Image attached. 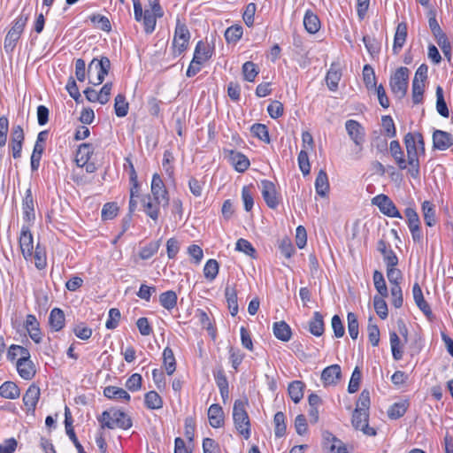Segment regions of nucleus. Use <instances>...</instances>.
Wrapping results in <instances>:
<instances>
[{"label":"nucleus","mask_w":453,"mask_h":453,"mask_svg":"<svg viewBox=\"0 0 453 453\" xmlns=\"http://www.w3.org/2000/svg\"><path fill=\"white\" fill-rule=\"evenodd\" d=\"M404 144L407 151L408 173L413 179H418L419 177L418 150H424V142L421 134H406Z\"/></svg>","instance_id":"obj_1"},{"label":"nucleus","mask_w":453,"mask_h":453,"mask_svg":"<svg viewBox=\"0 0 453 453\" xmlns=\"http://www.w3.org/2000/svg\"><path fill=\"white\" fill-rule=\"evenodd\" d=\"M102 428L109 429H129L132 426L130 417L124 411L118 409L104 411L98 418Z\"/></svg>","instance_id":"obj_2"},{"label":"nucleus","mask_w":453,"mask_h":453,"mask_svg":"<svg viewBox=\"0 0 453 453\" xmlns=\"http://www.w3.org/2000/svg\"><path fill=\"white\" fill-rule=\"evenodd\" d=\"M247 400H235L233 407V419L236 430L245 439L250 436V418L246 411Z\"/></svg>","instance_id":"obj_3"},{"label":"nucleus","mask_w":453,"mask_h":453,"mask_svg":"<svg viewBox=\"0 0 453 453\" xmlns=\"http://www.w3.org/2000/svg\"><path fill=\"white\" fill-rule=\"evenodd\" d=\"M110 68L111 62L108 58H93L88 67L89 83L94 86L100 85L108 74Z\"/></svg>","instance_id":"obj_4"},{"label":"nucleus","mask_w":453,"mask_h":453,"mask_svg":"<svg viewBox=\"0 0 453 453\" xmlns=\"http://www.w3.org/2000/svg\"><path fill=\"white\" fill-rule=\"evenodd\" d=\"M134 15L138 22H142L146 34L154 32L157 25V19L163 16H157L153 9L142 11V4L139 0H133Z\"/></svg>","instance_id":"obj_5"},{"label":"nucleus","mask_w":453,"mask_h":453,"mask_svg":"<svg viewBox=\"0 0 453 453\" xmlns=\"http://www.w3.org/2000/svg\"><path fill=\"white\" fill-rule=\"evenodd\" d=\"M409 69L407 67L398 68L390 79V88L392 93L398 99L403 98L407 92Z\"/></svg>","instance_id":"obj_6"},{"label":"nucleus","mask_w":453,"mask_h":453,"mask_svg":"<svg viewBox=\"0 0 453 453\" xmlns=\"http://www.w3.org/2000/svg\"><path fill=\"white\" fill-rule=\"evenodd\" d=\"M258 188L265 204L270 209H276L281 202V196L276 185L269 180H262Z\"/></svg>","instance_id":"obj_7"},{"label":"nucleus","mask_w":453,"mask_h":453,"mask_svg":"<svg viewBox=\"0 0 453 453\" xmlns=\"http://www.w3.org/2000/svg\"><path fill=\"white\" fill-rule=\"evenodd\" d=\"M189 39L190 33L187 26L178 19L173 39V50L174 56H179L187 50Z\"/></svg>","instance_id":"obj_8"},{"label":"nucleus","mask_w":453,"mask_h":453,"mask_svg":"<svg viewBox=\"0 0 453 453\" xmlns=\"http://www.w3.org/2000/svg\"><path fill=\"white\" fill-rule=\"evenodd\" d=\"M27 18L23 16H19L15 19L12 28L9 30L4 39V50L7 52L12 51L15 48L16 43L24 30Z\"/></svg>","instance_id":"obj_9"},{"label":"nucleus","mask_w":453,"mask_h":453,"mask_svg":"<svg viewBox=\"0 0 453 453\" xmlns=\"http://www.w3.org/2000/svg\"><path fill=\"white\" fill-rule=\"evenodd\" d=\"M151 193L154 200L161 203L163 206H166L169 202L168 194L165 183L159 174L155 173L151 180Z\"/></svg>","instance_id":"obj_10"},{"label":"nucleus","mask_w":453,"mask_h":453,"mask_svg":"<svg viewBox=\"0 0 453 453\" xmlns=\"http://www.w3.org/2000/svg\"><path fill=\"white\" fill-rule=\"evenodd\" d=\"M22 219L26 224L31 225L35 219V200L31 188H27L22 199Z\"/></svg>","instance_id":"obj_11"},{"label":"nucleus","mask_w":453,"mask_h":453,"mask_svg":"<svg viewBox=\"0 0 453 453\" xmlns=\"http://www.w3.org/2000/svg\"><path fill=\"white\" fill-rule=\"evenodd\" d=\"M352 425L356 429L362 431L366 435L374 436L376 434L375 429L368 425L367 411L355 409L352 415Z\"/></svg>","instance_id":"obj_12"},{"label":"nucleus","mask_w":453,"mask_h":453,"mask_svg":"<svg viewBox=\"0 0 453 453\" xmlns=\"http://www.w3.org/2000/svg\"><path fill=\"white\" fill-rule=\"evenodd\" d=\"M372 203L378 206L383 214L388 217L401 218L398 210L388 196L385 195H378L372 198Z\"/></svg>","instance_id":"obj_13"},{"label":"nucleus","mask_w":453,"mask_h":453,"mask_svg":"<svg viewBox=\"0 0 453 453\" xmlns=\"http://www.w3.org/2000/svg\"><path fill=\"white\" fill-rule=\"evenodd\" d=\"M48 137L47 131H42L38 134L34 150L31 155V169L36 171L40 165L42 154L44 150V142Z\"/></svg>","instance_id":"obj_14"},{"label":"nucleus","mask_w":453,"mask_h":453,"mask_svg":"<svg viewBox=\"0 0 453 453\" xmlns=\"http://www.w3.org/2000/svg\"><path fill=\"white\" fill-rule=\"evenodd\" d=\"M19 246L23 257L26 260L32 261L34 246V237L29 229L23 228L19 236Z\"/></svg>","instance_id":"obj_15"},{"label":"nucleus","mask_w":453,"mask_h":453,"mask_svg":"<svg viewBox=\"0 0 453 453\" xmlns=\"http://www.w3.org/2000/svg\"><path fill=\"white\" fill-rule=\"evenodd\" d=\"M342 378V369L339 365L326 367L321 372V380L325 387L335 386Z\"/></svg>","instance_id":"obj_16"},{"label":"nucleus","mask_w":453,"mask_h":453,"mask_svg":"<svg viewBox=\"0 0 453 453\" xmlns=\"http://www.w3.org/2000/svg\"><path fill=\"white\" fill-rule=\"evenodd\" d=\"M346 131L357 146H361L365 141V130L363 127L354 119L347 120L345 123Z\"/></svg>","instance_id":"obj_17"},{"label":"nucleus","mask_w":453,"mask_h":453,"mask_svg":"<svg viewBox=\"0 0 453 453\" xmlns=\"http://www.w3.org/2000/svg\"><path fill=\"white\" fill-rule=\"evenodd\" d=\"M433 145L435 150H446L453 145V136L448 132L435 130L433 134Z\"/></svg>","instance_id":"obj_18"},{"label":"nucleus","mask_w":453,"mask_h":453,"mask_svg":"<svg viewBox=\"0 0 453 453\" xmlns=\"http://www.w3.org/2000/svg\"><path fill=\"white\" fill-rule=\"evenodd\" d=\"M16 368L19 375L26 380H32L36 373L35 366L30 357L17 360Z\"/></svg>","instance_id":"obj_19"},{"label":"nucleus","mask_w":453,"mask_h":453,"mask_svg":"<svg viewBox=\"0 0 453 453\" xmlns=\"http://www.w3.org/2000/svg\"><path fill=\"white\" fill-rule=\"evenodd\" d=\"M226 152L228 161L237 172L243 173L249 168L250 160L245 155L234 150H227Z\"/></svg>","instance_id":"obj_20"},{"label":"nucleus","mask_w":453,"mask_h":453,"mask_svg":"<svg viewBox=\"0 0 453 453\" xmlns=\"http://www.w3.org/2000/svg\"><path fill=\"white\" fill-rule=\"evenodd\" d=\"M94 153V148L90 143H82L79 146L75 161L78 166L83 167L89 161Z\"/></svg>","instance_id":"obj_21"},{"label":"nucleus","mask_w":453,"mask_h":453,"mask_svg":"<svg viewBox=\"0 0 453 453\" xmlns=\"http://www.w3.org/2000/svg\"><path fill=\"white\" fill-rule=\"evenodd\" d=\"M104 395L109 399H114L125 403L129 402L131 398L127 391L115 386L105 387L104 389Z\"/></svg>","instance_id":"obj_22"},{"label":"nucleus","mask_w":453,"mask_h":453,"mask_svg":"<svg viewBox=\"0 0 453 453\" xmlns=\"http://www.w3.org/2000/svg\"><path fill=\"white\" fill-rule=\"evenodd\" d=\"M208 418L210 425L214 428H219L224 424V413L219 404H211L208 410Z\"/></svg>","instance_id":"obj_23"},{"label":"nucleus","mask_w":453,"mask_h":453,"mask_svg":"<svg viewBox=\"0 0 453 453\" xmlns=\"http://www.w3.org/2000/svg\"><path fill=\"white\" fill-rule=\"evenodd\" d=\"M40 397V388L31 385L23 396V402L28 411H34Z\"/></svg>","instance_id":"obj_24"},{"label":"nucleus","mask_w":453,"mask_h":453,"mask_svg":"<svg viewBox=\"0 0 453 453\" xmlns=\"http://www.w3.org/2000/svg\"><path fill=\"white\" fill-rule=\"evenodd\" d=\"M389 150L398 167L402 170H408L407 161L404 158L403 151L398 141H392L390 142Z\"/></svg>","instance_id":"obj_25"},{"label":"nucleus","mask_w":453,"mask_h":453,"mask_svg":"<svg viewBox=\"0 0 453 453\" xmlns=\"http://www.w3.org/2000/svg\"><path fill=\"white\" fill-rule=\"evenodd\" d=\"M407 27L404 23L398 24L394 37L393 51L398 54L406 42Z\"/></svg>","instance_id":"obj_26"},{"label":"nucleus","mask_w":453,"mask_h":453,"mask_svg":"<svg viewBox=\"0 0 453 453\" xmlns=\"http://www.w3.org/2000/svg\"><path fill=\"white\" fill-rule=\"evenodd\" d=\"M412 295L417 306L424 312V314L427 317L432 315L430 306L424 299L423 293L418 283H415L413 285Z\"/></svg>","instance_id":"obj_27"},{"label":"nucleus","mask_w":453,"mask_h":453,"mask_svg":"<svg viewBox=\"0 0 453 453\" xmlns=\"http://www.w3.org/2000/svg\"><path fill=\"white\" fill-rule=\"evenodd\" d=\"M325 440L328 449L326 453H349L346 445L331 434H327Z\"/></svg>","instance_id":"obj_28"},{"label":"nucleus","mask_w":453,"mask_h":453,"mask_svg":"<svg viewBox=\"0 0 453 453\" xmlns=\"http://www.w3.org/2000/svg\"><path fill=\"white\" fill-rule=\"evenodd\" d=\"M303 26L308 33H317L320 28L319 17L311 10H307L303 17Z\"/></svg>","instance_id":"obj_29"},{"label":"nucleus","mask_w":453,"mask_h":453,"mask_svg":"<svg viewBox=\"0 0 453 453\" xmlns=\"http://www.w3.org/2000/svg\"><path fill=\"white\" fill-rule=\"evenodd\" d=\"M273 330L274 336L282 342H288L291 338V329L285 321L273 323Z\"/></svg>","instance_id":"obj_30"},{"label":"nucleus","mask_w":453,"mask_h":453,"mask_svg":"<svg viewBox=\"0 0 453 453\" xmlns=\"http://www.w3.org/2000/svg\"><path fill=\"white\" fill-rule=\"evenodd\" d=\"M315 189L319 196H326L329 191L328 177L325 170H320L315 180Z\"/></svg>","instance_id":"obj_31"},{"label":"nucleus","mask_w":453,"mask_h":453,"mask_svg":"<svg viewBox=\"0 0 453 453\" xmlns=\"http://www.w3.org/2000/svg\"><path fill=\"white\" fill-rule=\"evenodd\" d=\"M145 213L153 220H157L159 215L160 207H164L161 203H157L154 198L147 197L143 200Z\"/></svg>","instance_id":"obj_32"},{"label":"nucleus","mask_w":453,"mask_h":453,"mask_svg":"<svg viewBox=\"0 0 453 453\" xmlns=\"http://www.w3.org/2000/svg\"><path fill=\"white\" fill-rule=\"evenodd\" d=\"M19 388L12 381H5L0 386V395L4 398L16 399L19 396Z\"/></svg>","instance_id":"obj_33"},{"label":"nucleus","mask_w":453,"mask_h":453,"mask_svg":"<svg viewBox=\"0 0 453 453\" xmlns=\"http://www.w3.org/2000/svg\"><path fill=\"white\" fill-rule=\"evenodd\" d=\"M49 322L50 327L55 331H59L65 326L64 311L58 308H54L50 314Z\"/></svg>","instance_id":"obj_34"},{"label":"nucleus","mask_w":453,"mask_h":453,"mask_svg":"<svg viewBox=\"0 0 453 453\" xmlns=\"http://www.w3.org/2000/svg\"><path fill=\"white\" fill-rule=\"evenodd\" d=\"M422 213L427 226H433L436 223L435 206L429 201L422 203Z\"/></svg>","instance_id":"obj_35"},{"label":"nucleus","mask_w":453,"mask_h":453,"mask_svg":"<svg viewBox=\"0 0 453 453\" xmlns=\"http://www.w3.org/2000/svg\"><path fill=\"white\" fill-rule=\"evenodd\" d=\"M211 55L212 51L208 45L201 41L197 42L193 56L196 60L203 64L211 58Z\"/></svg>","instance_id":"obj_36"},{"label":"nucleus","mask_w":453,"mask_h":453,"mask_svg":"<svg viewBox=\"0 0 453 453\" xmlns=\"http://www.w3.org/2000/svg\"><path fill=\"white\" fill-rule=\"evenodd\" d=\"M390 348L392 356L395 360H401L403 358V345L400 338L395 332H390L389 334Z\"/></svg>","instance_id":"obj_37"},{"label":"nucleus","mask_w":453,"mask_h":453,"mask_svg":"<svg viewBox=\"0 0 453 453\" xmlns=\"http://www.w3.org/2000/svg\"><path fill=\"white\" fill-rule=\"evenodd\" d=\"M342 73L334 65H331L326 77V84L331 91H335L338 88V84L341 80Z\"/></svg>","instance_id":"obj_38"},{"label":"nucleus","mask_w":453,"mask_h":453,"mask_svg":"<svg viewBox=\"0 0 453 453\" xmlns=\"http://www.w3.org/2000/svg\"><path fill=\"white\" fill-rule=\"evenodd\" d=\"M163 364L168 375H172L175 372L176 360L172 349L169 347L165 348L163 351Z\"/></svg>","instance_id":"obj_39"},{"label":"nucleus","mask_w":453,"mask_h":453,"mask_svg":"<svg viewBox=\"0 0 453 453\" xmlns=\"http://www.w3.org/2000/svg\"><path fill=\"white\" fill-rule=\"evenodd\" d=\"M255 189L252 185L244 186L242 189V200L246 211H250L254 206Z\"/></svg>","instance_id":"obj_40"},{"label":"nucleus","mask_w":453,"mask_h":453,"mask_svg":"<svg viewBox=\"0 0 453 453\" xmlns=\"http://www.w3.org/2000/svg\"><path fill=\"white\" fill-rule=\"evenodd\" d=\"M304 384L300 380H295L288 386V395L294 403H297L303 396Z\"/></svg>","instance_id":"obj_41"},{"label":"nucleus","mask_w":453,"mask_h":453,"mask_svg":"<svg viewBox=\"0 0 453 453\" xmlns=\"http://www.w3.org/2000/svg\"><path fill=\"white\" fill-rule=\"evenodd\" d=\"M129 104L122 94L116 96L114 100V111L119 118L126 117L128 113Z\"/></svg>","instance_id":"obj_42"},{"label":"nucleus","mask_w":453,"mask_h":453,"mask_svg":"<svg viewBox=\"0 0 453 453\" xmlns=\"http://www.w3.org/2000/svg\"><path fill=\"white\" fill-rule=\"evenodd\" d=\"M409 406L408 401H401L391 405L388 415L392 419H397L404 415Z\"/></svg>","instance_id":"obj_43"},{"label":"nucleus","mask_w":453,"mask_h":453,"mask_svg":"<svg viewBox=\"0 0 453 453\" xmlns=\"http://www.w3.org/2000/svg\"><path fill=\"white\" fill-rule=\"evenodd\" d=\"M160 304L166 310H173L177 304V295L174 291L169 290L159 296Z\"/></svg>","instance_id":"obj_44"},{"label":"nucleus","mask_w":453,"mask_h":453,"mask_svg":"<svg viewBox=\"0 0 453 453\" xmlns=\"http://www.w3.org/2000/svg\"><path fill=\"white\" fill-rule=\"evenodd\" d=\"M144 402L147 408L150 410H158L163 407V400L156 391H150L144 396Z\"/></svg>","instance_id":"obj_45"},{"label":"nucleus","mask_w":453,"mask_h":453,"mask_svg":"<svg viewBox=\"0 0 453 453\" xmlns=\"http://www.w3.org/2000/svg\"><path fill=\"white\" fill-rule=\"evenodd\" d=\"M242 72L245 81L253 82L257 76L259 70L255 63L247 61L242 65Z\"/></svg>","instance_id":"obj_46"},{"label":"nucleus","mask_w":453,"mask_h":453,"mask_svg":"<svg viewBox=\"0 0 453 453\" xmlns=\"http://www.w3.org/2000/svg\"><path fill=\"white\" fill-rule=\"evenodd\" d=\"M243 28L241 25H233L225 32V38L228 43H236L242 36Z\"/></svg>","instance_id":"obj_47"},{"label":"nucleus","mask_w":453,"mask_h":453,"mask_svg":"<svg viewBox=\"0 0 453 453\" xmlns=\"http://www.w3.org/2000/svg\"><path fill=\"white\" fill-rule=\"evenodd\" d=\"M7 357L12 361L14 359L22 360L30 357V354L29 351L22 346L12 345L8 349Z\"/></svg>","instance_id":"obj_48"},{"label":"nucleus","mask_w":453,"mask_h":453,"mask_svg":"<svg viewBox=\"0 0 453 453\" xmlns=\"http://www.w3.org/2000/svg\"><path fill=\"white\" fill-rule=\"evenodd\" d=\"M363 80L367 89H373L377 87L375 73L370 65H365L363 68Z\"/></svg>","instance_id":"obj_49"},{"label":"nucleus","mask_w":453,"mask_h":453,"mask_svg":"<svg viewBox=\"0 0 453 453\" xmlns=\"http://www.w3.org/2000/svg\"><path fill=\"white\" fill-rule=\"evenodd\" d=\"M219 265L215 259H209L203 267V275L206 280L212 281L219 273Z\"/></svg>","instance_id":"obj_50"},{"label":"nucleus","mask_w":453,"mask_h":453,"mask_svg":"<svg viewBox=\"0 0 453 453\" xmlns=\"http://www.w3.org/2000/svg\"><path fill=\"white\" fill-rule=\"evenodd\" d=\"M310 332L316 336H320L324 332L323 318L318 311L314 313L310 322Z\"/></svg>","instance_id":"obj_51"},{"label":"nucleus","mask_w":453,"mask_h":453,"mask_svg":"<svg viewBox=\"0 0 453 453\" xmlns=\"http://www.w3.org/2000/svg\"><path fill=\"white\" fill-rule=\"evenodd\" d=\"M34 259L35 265L37 269L41 270L46 266V253L39 243H37L35 249L33 250L32 260Z\"/></svg>","instance_id":"obj_52"},{"label":"nucleus","mask_w":453,"mask_h":453,"mask_svg":"<svg viewBox=\"0 0 453 453\" xmlns=\"http://www.w3.org/2000/svg\"><path fill=\"white\" fill-rule=\"evenodd\" d=\"M228 308L232 316L238 313L237 295L234 288H226L225 291Z\"/></svg>","instance_id":"obj_53"},{"label":"nucleus","mask_w":453,"mask_h":453,"mask_svg":"<svg viewBox=\"0 0 453 453\" xmlns=\"http://www.w3.org/2000/svg\"><path fill=\"white\" fill-rule=\"evenodd\" d=\"M196 316L203 328H205L209 334L214 339L216 337V331L208 314L203 310H197Z\"/></svg>","instance_id":"obj_54"},{"label":"nucleus","mask_w":453,"mask_h":453,"mask_svg":"<svg viewBox=\"0 0 453 453\" xmlns=\"http://www.w3.org/2000/svg\"><path fill=\"white\" fill-rule=\"evenodd\" d=\"M275 429L274 433L277 437H282L286 434V423H285V415L281 411H278L274 415L273 418Z\"/></svg>","instance_id":"obj_55"},{"label":"nucleus","mask_w":453,"mask_h":453,"mask_svg":"<svg viewBox=\"0 0 453 453\" xmlns=\"http://www.w3.org/2000/svg\"><path fill=\"white\" fill-rule=\"evenodd\" d=\"M373 283L376 290L381 296H388V288L384 276L377 270L373 273Z\"/></svg>","instance_id":"obj_56"},{"label":"nucleus","mask_w":453,"mask_h":453,"mask_svg":"<svg viewBox=\"0 0 453 453\" xmlns=\"http://www.w3.org/2000/svg\"><path fill=\"white\" fill-rule=\"evenodd\" d=\"M436 110L441 116H449V110L443 97V90L441 87L436 88Z\"/></svg>","instance_id":"obj_57"},{"label":"nucleus","mask_w":453,"mask_h":453,"mask_svg":"<svg viewBox=\"0 0 453 453\" xmlns=\"http://www.w3.org/2000/svg\"><path fill=\"white\" fill-rule=\"evenodd\" d=\"M89 19L93 24H95L103 31L109 32L111 29V22L105 16L100 14H93L89 17Z\"/></svg>","instance_id":"obj_58"},{"label":"nucleus","mask_w":453,"mask_h":453,"mask_svg":"<svg viewBox=\"0 0 453 453\" xmlns=\"http://www.w3.org/2000/svg\"><path fill=\"white\" fill-rule=\"evenodd\" d=\"M385 296H374L373 306L378 316L385 319L388 317V305L384 300Z\"/></svg>","instance_id":"obj_59"},{"label":"nucleus","mask_w":453,"mask_h":453,"mask_svg":"<svg viewBox=\"0 0 453 453\" xmlns=\"http://www.w3.org/2000/svg\"><path fill=\"white\" fill-rule=\"evenodd\" d=\"M251 133L254 136L257 137L263 142H269L270 137L268 134V129L265 125L263 124H254L251 128Z\"/></svg>","instance_id":"obj_60"},{"label":"nucleus","mask_w":453,"mask_h":453,"mask_svg":"<svg viewBox=\"0 0 453 453\" xmlns=\"http://www.w3.org/2000/svg\"><path fill=\"white\" fill-rule=\"evenodd\" d=\"M347 320L349 336L353 340H356L358 336V322L356 314L353 312H349L347 315Z\"/></svg>","instance_id":"obj_61"},{"label":"nucleus","mask_w":453,"mask_h":453,"mask_svg":"<svg viewBox=\"0 0 453 453\" xmlns=\"http://www.w3.org/2000/svg\"><path fill=\"white\" fill-rule=\"evenodd\" d=\"M298 166L303 175H307L311 172V165L309 161L308 153L305 150H302L299 152L297 157Z\"/></svg>","instance_id":"obj_62"},{"label":"nucleus","mask_w":453,"mask_h":453,"mask_svg":"<svg viewBox=\"0 0 453 453\" xmlns=\"http://www.w3.org/2000/svg\"><path fill=\"white\" fill-rule=\"evenodd\" d=\"M362 374L361 371L358 367H356L351 374L349 386H348V391L350 394L356 393L359 389V385L361 381Z\"/></svg>","instance_id":"obj_63"},{"label":"nucleus","mask_w":453,"mask_h":453,"mask_svg":"<svg viewBox=\"0 0 453 453\" xmlns=\"http://www.w3.org/2000/svg\"><path fill=\"white\" fill-rule=\"evenodd\" d=\"M119 208L115 203H107L102 209V219L104 220H110L115 218L118 214Z\"/></svg>","instance_id":"obj_64"}]
</instances>
